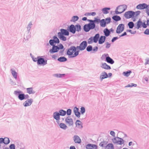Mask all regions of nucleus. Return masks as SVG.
Wrapping results in <instances>:
<instances>
[{
    "instance_id": "f257e3e1",
    "label": "nucleus",
    "mask_w": 149,
    "mask_h": 149,
    "mask_svg": "<svg viewBox=\"0 0 149 149\" xmlns=\"http://www.w3.org/2000/svg\"><path fill=\"white\" fill-rule=\"evenodd\" d=\"M74 48L73 46H71L69 48L67 49L66 54L69 58H73L77 56V55H74V53L75 52Z\"/></svg>"
},
{
    "instance_id": "f03ea898",
    "label": "nucleus",
    "mask_w": 149,
    "mask_h": 149,
    "mask_svg": "<svg viewBox=\"0 0 149 149\" xmlns=\"http://www.w3.org/2000/svg\"><path fill=\"white\" fill-rule=\"evenodd\" d=\"M111 22V19L110 17H107L105 19L101 20L100 23V26L104 27L106 26L107 24L110 23Z\"/></svg>"
},
{
    "instance_id": "7ed1b4c3",
    "label": "nucleus",
    "mask_w": 149,
    "mask_h": 149,
    "mask_svg": "<svg viewBox=\"0 0 149 149\" xmlns=\"http://www.w3.org/2000/svg\"><path fill=\"white\" fill-rule=\"evenodd\" d=\"M14 94L16 96H18V98L20 100H25L24 94L20 91H14Z\"/></svg>"
},
{
    "instance_id": "20e7f679",
    "label": "nucleus",
    "mask_w": 149,
    "mask_h": 149,
    "mask_svg": "<svg viewBox=\"0 0 149 149\" xmlns=\"http://www.w3.org/2000/svg\"><path fill=\"white\" fill-rule=\"evenodd\" d=\"M42 57V56H38L37 58H38V61L37 63L38 65H44L47 64V60L45 59Z\"/></svg>"
},
{
    "instance_id": "39448f33",
    "label": "nucleus",
    "mask_w": 149,
    "mask_h": 149,
    "mask_svg": "<svg viewBox=\"0 0 149 149\" xmlns=\"http://www.w3.org/2000/svg\"><path fill=\"white\" fill-rule=\"evenodd\" d=\"M135 15L134 12L132 11H128L125 12L124 15V16L126 19L133 18Z\"/></svg>"
},
{
    "instance_id": "423d86ee",
    "label": "nucleus",
    "mask_w": 149,
    "mask_h": 149,
    "mask_svg": "<svg viewBox=\"0 0 149 149\" xmlns=\"http://www.w3.org/2000/svg\"><path fill=\"white\" fill-rule=\"evenodd\" d=\"M60 41L59 39L56 36H55L53 37L52 39H50L49 41V43L50 45H54L56 44H59Z\"/></svg>"
},
{
    "instance_id": "0eeeda50",
    "label": "nucleus",
    "mask_w": 149,
    "mask_h": 149,
    "mask_svg": "<svg viewBox=\"0 0 149 149\" xmlns=\"http://www.w3.org/2000/svg\"><path fill=\"white\" fill-rule=\"evenodd\" d=\"M94 29L91 22H89V23L84 25L83 28L84 30L86 32H88L90 30L93 29Z\"/></svg>"
},
{
    "instance_id": "6e6552de",
    "label": "nucleus",
    "mask_w": 149,
    "mask_h": 149,
    "mask_svg": "<svg viewBox=\"0 0 149 149\" xmlns=\"http://www.w3.org/2000/svg\"><path fill=\"white\" fill-rule=\"evenodd\" d=\"M87 21L89 22H91L94 28L95 27V24H98L100 23L101 21V19L98 18L97 17H95L94 20L91 19H88Z\"/></svg>"
},
{
    "instance_id": "1a4fd4ad",
    "label": "nucleus",
    "mask_w": 149,
    "mask_h": 149,
    "mask_svg": "<svg viewBox=\"0 0 149 149\" xmlns=\"http://www.w3.org/2000/svg\"><path fill=\"white\" fill-rule=\"evenodd\" d=\"M125 28L124 24H119L117 27L116 30V33L118 34H119L123 32Z\"/></svg>"
},
{
    "instance_id": "9d476101",
    "label": "nucleus",
    "mask_w": 149,
    "mask_h": 149,
    "mask_svg": "<svg viewBox=\"0 0 149 149\" xmlns=\"http://www.w3.org/2000/svg\"><path fill=\"white\" fill-rule=\"evenodd\" d=\"M52 46V48L50 49L49 50V52L51 54H53L58 52L59 50L58 49V46H56L55 45H51Z\"/></svg>"
},
{
    "instance_id": "9b49d317",
    "label": "nucleus",
    "mask_w": 149,
    "mask_h": 149,
    "mask_svg": "<svg viewBox=\"0 0 149 149\" xmlns=\"http://www.w3.org/2000/svg\"><path fill=\"white\" fill-rule=\"evenodd\" d=\"M68 30L73 34L75 33L76 31L75 26L73 24H71L68 28Z\"/></svg>"
},
{
    "instance_id": "f8f14e48",
    "label": "nucleus",
    "mask_w": 149,
    "mask_h": 149,
    "mask_svg": "<svg viewBox=\"0 0 149 149\" xmlns=\"http://www.w3.org/2000/svg\"><path fill=\"white\" fill-rule=\"evenodd\" d=\"M33 102V100L32 99H28L26 101L23 103V105L25 107L30 106L31 105Z\"/></svg>"
},
{
    "instance_id": "ddd939ff",
    "label": "nucleus",
    "mask_w": 149,
    "mask_h": 149,
    "mask_svg": "<svg viewBox=\"0 0 149 149\" xmlns=\"http://www.w3.org/2000/svg\"><path fill=\"white\" fill-rule=\"evenodd\" d=\"M74 142L76 143L80 144L81 143V140L77 135H74L73 137Z\"/></svg>"
},
{
    "instance_id": "4468645a",
    "label": "nucleus",
    "mask_w": 149,
    "mask_h": 149,
    "mask_svg": "<svg viewBox=\"0 0 149 149\" xmlns=\"http://www.w3.org/2000/svg\"><path fill=\"white\" fill-rule=\"evenodd\" d=\"M65 122L68 124L69 126H71L73 125V119L69 116H68L65 119Z\"/></svg>"
},
{
    "instance_id": "2eb2a0df",
    "label": "nucleus",
    "mask_w": 149,
    "mask_h": 149,
    "mask_svg": "<svg viewBox=\"0 0 149 149\" xmlns=\"http://www.w3.org/2000/svg\"><path fill=\"white\" fill-rule=\"evenodd\" d=\"M60 31V32H59L58 33H59L60 34L61 33V34L66 36H68L69 34V31L68 29H61Z\"/></svg>"
},
{
    "instance_id": "dca6fc26",
    "label": "nucleus",
    "mask_w": 149,
    "mask_h": 149,
    "mask_svg": "<svg viewBox=\"0 0 149 149\" xmlns=\"http://www.w3.org/2000/svg\"><path fill=\"white\" fill-rule=\"evenodd\" d=\"M86 149H97V146L95 144L89 143L86 146Z\"/></svg>"
},
{
    "instance_id": "f3484780",
    "label": "nucleus",
    "mask_w": 149,
    "mask_h": 149,
    "mask_svg": "<svg viewBox=\"0 0 149 149\" xmlns=\"http://www.w3.org/2000/svg\"><path fill=\"white\" fill-rule=\"evenodd\" d=\"M108 77V75L105 72H102L100 77V78L101 81H102L104 79Z\"/></svg>"
},
{
    "instance_id": "a211bd4d",
    "label": "nucleus",
    "mask_w": 149,
    "mask_h": 149,
    "mask_svg": "<svg viewBox=\"0 0 149 149\" xmlns=\"http://www.w3.org/2000/svg\"><path fill=\"white\" fill-rule=\"evenodd\" d=\"M107 56L106 57L105 61L111 64H113L114 61L109 56L108 54H107Z\"/></svg>"
},
{
    "instance_id": "6ab92c4d",
    "label": "nucleus",
    "mask_w": 149,
    "mask_h": 149,
    "mask_svg": "<svg viewBox=\"0 0 149 149\" xmlns=\"http://www.w3.org/2000/svg\"><path fill=\"white\" fill-rule=\"evenodd\" d=\"M147 4L145 3L140 4L136 7V8L140 10L144 9L147 8Z\"/></svg>"
},
{
    "instance_id": "aec40b11",
    "label": "nucleus",
    "mask_w": 149,
    "mask_h": 149,
    "mask_svg": "<svg viewBox=\"0 0 149 149\" xmlns=\"http://www.w3.org/2000/svg\"><path fill=\"white\" fill-rule=\"evenodd\" d=\"M73 47H74V50L75 51V53H74V55L76 56V55H77V56H78L79 54V53L80 51H82L81 50V48L80 46H77L76 47L75 46H73Z\"/></svg>"
},
{
    "instance_id": "412c9836",
    "label": "nucleus",
    "mask_w": 149,
    "mask_h": 149,
    "mask_svg": "<svg viewBox=\"0 0 149 149\" xmlns=\"http://www.w3.org/2000/svg\"><path fill=\"white\" fill-rule=\"evenodd\" d=\"M60 115L58 111H56L53 113V117L56 120H60Z\"/></svg>"
},
{
    "instance_id": "4be33fe9",
    "label": "nucleus",
    "mask_w": 149,
    "mask_h": 149,
    "mask_svg": "<svg viewBox=\"0 0 149 149\" xmlns=\"http://www.w3.org/2000/svg\"><path fill=\"white\" fill-rule=\"evenodd\" d=\"M87 45V42L86 41H82L80 44V46L82 51L85 49Z\"/></svg>"
},
{
    "instance_id": "5701e85b",
    "label": "nucleus",
    "mask_w": 149,
    "mask_h": 149,
    "mask_svg": "<svg viewBox=\"0 0 149 149\" xmlns=\"http://www.w3.org/2000/svg\"><path fill=\"white\" fill-rule=\"evenodd\" d=\"M106 37L105 36H101L99 37L98 43L100 44H102L105 41Z\"/></svg>"
},
{
    "instance_id": "b1692460",
    "label": "nucleus",
    "mask_w": 149,
    "mask_h": 149,
    "mask_svg": "<svg viewBox=\"0 0 149 149\" xmlns=\"http://www.w3.org/2000/svg\"><path fill=\"white\" fill-rule=\"evenodd\" d=\"M143 22L140 19H139L136 23V26H135V28L137 29H139L141 28Z\"/></svg>"
},
{
    "instance_id": "393cba45",
    "label": "nucleus",
    "mask_w": 149,
    "mask_h": 149,
    "mask_svg": "<svg viewBox=\"0 0 149 149\" xmlns=\"http://www.w3.org/2000/svg\"><path fill=\"white\" fill-rule=\"evenodd\" d=\"M101 67L102 68H103L106 70H110L111 69V67L108 65L106 63H102Z\"/></svg>"
},
{
    "instance_id": "a878e982",
    "label": "nucleus",
    "mask_w": 149,
    "mask_h": 149,
    "mask_svg": "<svg viewBox=\"0 0 149 149\" xmlns=\"http://www.w3.org/2000/svg\"><path fill=\"white\" fill-rule=\"evenodd\" d=\"M100 36V34L98 33L96 34L93 37L94 43H96L99 41Z\"/></svg>"
},
{
    "instance_id": "bb28decb",
    "label": "nucleus",
    "mask_w": 149,
    "mask_h": 149,
    "mask_svg": "<svg viewBox=\"0 0 149 149\" xmlns=\"http://www.w3.org/2000/svg\"><path fill=\"white\" fill-rule=\"evenodd\" d=\"M58 38L61 40L63 41H65L67 40L66 38L64 36L65 35L61 34V33H58Z\"/></svg>"
},
{
    "instance_id": "cd10ccee",
    "label": "nucleus",
    "mask_w": 149,
    "mask_h": 149,
    "mask_svg": "<svg viewBox=\"0 0 149 149\" xmlns=\"http://www.w3.org/2000/svg\"><path fill=\"white\" fill-rule=\"evenodd\" d=\"M57 60L60 62H62L66 61L67 59L64 56H61L58 58Z\"/></svg>"
},
{
    "instance_id": "c85d7f7f",
    "label": "nucleus",
    "mask_w": 149,
    "mask_h": 149,
    "mask_svg": "<svg viewBox=\"0 0 149 149\" xmlns=\"http://www.w3.org/2000/svg\"><path fill=\"white\" fill-rule=\"evenodd\" d=\"M112 19L116 22H118L121 19V18L120 16L117 15H115L112 17Z\"/></svg>"
},
{
    "instance_id": "c756f323",
    "label": "nucleus",
    "mask_w": 149,
    "mask_h": 149,
    "mask_svg": "<svg viewBox=\"0 0 149 149\" xmlns=\"http://www.w3.org/2000/svg\"><path fill=\"white\" fill-rule=\"evenodd\" d=\"M103 32L104 33L105 37H108L109 36L110 34V31L109 29L107 28H106L104 30Z\"/></svg>"
},
{
    "instance_id": "7c9ffc66",
    "label": "nucleus",
    "mask_w": 149,
    "mask_h": 149,
    "mask_svg": "<svg viewBox=\"0 0 149 149\" xmlns=\"http://www.w3.org/2000/svg\"><path fill=\"white\" fill-rule=\"evenodd\" d=\"M110 10V8L109 7H105L102 9V10L104 14H107L109 13V10Z\"/></svg>"
},
{
    "instance_id": "2f4dec72",
    "label": "nucleus",
    "mask_w": 149,
    "mask_h": 149,
    "mask_svg": "<svg viewBox=\"0 0 149 149\" xmlns=\"http://www.w3.org/2000/svg\"><path fill=\"white\" fill-rule=\"evenodd\" d=\"M126 7V9L127 8V6L126 5H123L118 6L116 8H118V9L120 11H122L123 10V9Z\"/></svg>"
},
{
    "instance_id": "473e14b6",
    "label": "nucleus",
    "mask_w": 149,
    "mask_h": 149,
    "mask_svg": "<svg viewBox=\"0 0 149 149\" xmlns=\"http://www.w3.org/2000/svg\"><path fill=\"white\" fill-rule=\"evenodd\" d=\"M10 70L11 74L13 77L16 79H17V73L15 70H13V69H11Z\"/></svg>"
},
{
    "instance_id": "72a5a7b5",
    "label": "nucleus",
    "mask_w": 149,
    "mask_h": 149,
    "mask_svg": "<svg viewBox=\"0 0 149 149\" xmlns=\"http://www.w3.org/2000/svg\"><path fill=\"white\" fill-rule=\"evenodd\" d=\"M118 141L116 142L119 145H121L124 143V140L122 138L119 137H117Z\"/></svg>"
},
{
    "instance_id": "f704fd0d",
    "label": "nucleus",
    "mask_w": 149,
    "mask_h": 149,
    "mask_svg": "<svg viewBox=\"0 0 149 149\" xmlns=\"http://www.w3.org/2000/svg\"><path fill=\"white\" fill-rule=\"evenodd\" d=\"M58 113L60 115V116H64L66 115V111L61 109L59 110Z\"/></svg>"
},
{
    "instance_id": "c9c22d12",
    "label": "nucleus",
    "mask_w": 149,
    "mask_h": 149,
    "mask_svg": "<svg viewBox=\"0 0 149 149\" xmlns=\"http://www.w3.org/2000/svg\"><path fill=\"white\" fill-rule=\"evenodd\" d=\"M27 92L29 94H34L35 91H33L32 88H26Z\"/></svg>"
},
{
    "instance_id": "e433bc0d",
    "label": "nucleus",
    "mask_w": 149,
    "mask_h": 149,
    "mask_svg": "<svg viewBox=\"0 0 149 149\" xmlns=\"http://www.w3.org/2000/svg\"><path fill=\"white\" fill-rule=\"evenodd\" d=\"M79 19V17L77 16H74L72 17L70 20L71 22H75L77 21Z\"/></svg>"
},
{
    "instance_id": "4c0bfd02",
    "label": "nucleus",
    "mask_w": 149,
    "mask_h": 149,
    "mask_svg": "<svg viewBox=\"0 0 149 149\" xmlns=\"http://www.w3.org/2000/svg\"><path fill=\"white\" fill-rule=\"evenodd\" d=\"M106 149H114L113 145L111 143H109L106 147Z\"/></svg>"
},
{
    "instance_id": "58836bf2",
    "label": "nucleus",
    "mask_w": 149,
    "mask_h": 149,
    "mask_svg": "<svg viewBox=\"0 0 149 149\" xmlns=\"http://www.w3.org/2000/svg\"><path fill=\"white\" fill-rule=\"evenodd\" d=\"M60 127L64 130H66L68 127L65 124L61 123L59 125Z\"/></svg>"
},
{
    "instance_id": "ea45409f",
    "label": "nucleus",
    "mask_w": 149,
    "mask_h": 149,
    "mask_svg": "<svg viewBox=\"0 0 149 149\" xmlns=\"http://www.w3.org/2000/svg\"><path fill=\"white\" fill-rule=\"evenodd\" d=\"M32 22H29L28 24V25L27 26V32H28V33H29L31 29V26L32 25Z\"/></svg>"
},
{
    "instance_id": "a19ab883",
    "label": "nucleus",
    "mask_w": 149,
    "mask_h": 149,
    "mask_svg": "<svg viewBox=\"0 0 149 149\" xmlns=\"http://www.w3.org/2000/svg\"><path fill=\"white\" fill-rule=\"evenodd\" d=\"M118 8H116L115 11V13L117 15L121 14L125 11L126 10V7H125V8L123 9V10H122V11H118Z\"/></svg>"
},
{
    "instance_id": "79ce46f5",
    "label": "nucleus",
    "mask_w": 149,
    "mask_h": 149,
    "mask_svg": "<svg viewBox=\"0 0 149 149\" xmlns=\"http://www.w3.org/2000/svg\"><path fill=\"white\" fill-rule=\"evenodd\" d=\"M131 72H132L131 70H128L126 72H123V74L125 76L127 77L130 75Z\"/></svg>"
},
{
    "instance_id": "37998d69",
    "label": "nucleus",
    "mask_w": 149,
    "mask_h": 149,
    "mask_svg": "<svg viewBox=\"0 0 149 149\" xmlns=\"http://www.w3.org/2000/svg\"><path fill=\"white\" fill-rule=\"evenodd\" d=\"M128 26H129L130 29H132L134 26V24L132 22H129L127 24Z\"/></svg>"
},
{
    "instance_id": "c03bdc74",
    "label": "nucleus",
    "mask_w": 149,
    "mask_h": 149,
    "mask_svg": "<svg viewBox=\"0 0 149 149\" xmlns=\"http://www.w3.org/2000/svg\"><path fill=\"white\" fill-rule=\"evenodd\" d=\"M76 31L77 32H79L81 31V27L79 24H77L75 26Z\"/></svg>"
},
{
    "instance_id": "a18cd8bd",
    "label": "nucleus",
    "mask_w": 149,
    "mask_h": 149,
    "mask_svg": "<svg viewBox=\"0 0 149 149\" xmlns=\"http://www.w3.org/2000/svg\"><path fill=\"white\" fill-rule=\"evenodd\" d=\"M65 75V74H55V76L57 77L62 78L64 77Z\"/></svg>"
},
{
    "instance_id": "49530a36",
    "label": "nucleus",
    "mask_w": 149,
    "mask_h": 149,
    "mask_svg": "<svg viewBox=\"0 0 149 149\" xmlns=\"http://www.w3.org/2000/svg\"><path fill=\"white\" fill-rule=\"evenodd\" d=\"M93 42H94V40L93 38V36H91L88 39V43L90 44H92Z\"/></svg>"
},
{
    "instance_id": "de8ad7c7",
    "label": "nucleus",
    "mask_w": 149,
    "mask_h": 149,
    "mask_svg": "<svg viewBox=\"0 0 149 149\" xmlns=\"http://www.w3.org/2000/svg\"><path fill=\"white\" fill-rule=\"evenodd\" d=\"M86 50L88 52H92L93 47L91 45H89L87 46L86 48Z\"/></svg>"
},
{
    "instance_id": "09e8293b",
    "label": "nucleus",
    "mask_w": 149,
    "mask_h": 149,
    "mask_svg": "<svg viewBox=\"0 0 149 149\" xmlns=\"http://www.w3.org/2000/svg\"><path fill=\"white\" fill-rule=\"evenodd\" d=\"M4 139H5V144L6 145H7L9 144L10 142V140L7 137H5Z\"/></svg>"
},
{
    "instance_id": "8fccbe9b",
    "label": "nucleus",
    "mask_w": 149,
    "mask_h": 149,
    "mask_svg": "<svg viewBox=\"0 0 149 149\" xmlns=\"http://www.w3.org/2000/svg\"><path fill=\"white\" fill-rule=\"evenodd\" d=\"M137 86V84H134L133 83H130V84H128L127 86H125V87H132L133 86L136 87Z\"/></svg>"
},
{
    "instance_id": "3c124183",
    "label": "nucleus",
    "mask_w": 149,
    "mask_h": 149,
    "mask_svg": "<svg viewBox=\"0 0 149 149\" xmlns=\"http://www.w3.org/2000/svg\"><path fill=\"white\" fill-rule=\"evenodd\" d=\"M85 112V109L84 107H82L80 108V113L83 114Z\"/></svg>"
},
{
    "instance_id": "603ef678",
    "label": "nucleus",
    "mask_w": 149,
    "mask_h": 149,
    "mask_svg": "<svg viewBox=\"0 0 149 149\" xmlns=\"http://www.w3.org/2000/svg\"><path fill=\"white\" fill-rule=\"evenodd\" d=\"M72 110L70 109H69L66 111V114H67L68 116H69L71 115Z\"/></svg>"
},
{
    "instance_id": "864d4df0",
    "label": "nucleus",
    "mask_w": 149,
    "mask_h": 149,
    "mask_svg": "<svg viewBox=\"0 0 149 149\" xmlns=\"http://www.w3.org/2000/svg\"><path fill=\"white\" fill-rule=\"evenodd\" d=\"M81 121H80L79 120H76V126H80L81 125V127L82 128L83 127L82 125H81Z\"/></svg>"
},
{
    "instance_id": "5fc2aeb1",
    "label": "nucleus",
    "mask_w": 149,
    "mask_h": 149,
    "mask_svg": "<svg viewBox=\"0 0 149 149\" xmlns=\"http://www.w3.org/2000/svg\"><path fill=\"white\" fill-rule=\"evenodd\" d=\"M98 49V47L97 46L93 48V50H92V52H91L92 53H94L97 52Z\"/></svg>"
},
{
    "instance_id": "6e6d98bb",
    "label": "nucleus",
    "mask_w": 149,
    "mask_h": 149,
    "mask_svg": "<svg viewBox=\"0 0 149 149\" xmlns=\"http://www.w3.org/2000/svg\"><path fill=\"white\" fill-rule=\"evenodd\" d=\"M58 46V49L59 50L60 49H64V47L62 44H60Z\"/></svg>"
},
{
    "instance_id": "4d7b16f0",
    "label": "nucleus",
    "mask_w": 149,
    "mask_h": 149,
    "mask_svg": "<svg viewBox=\"0 0 149 149\" xmlns=\"http://www.w3.org/2000/svg\"><path fill=\"white\" fill-rule=\"evenodd\" d=\"M105 44H106L105 48L106 49H109L111 45V44L110 43H109L108 42H107L105 43Z\"/></svg>"
},
{
    "instance_id": "13d9d810",
    "label": "nucleus",
    "mask_w": 149,
    "mask_h": 149,
    "mask_svg": "<svg viewBox=\"0 0 149 149\" xmlns=\"http://www.w3.org/2000/svg\"><path fill=\"white\" fill-rule=\"evenodd\" d=\"M10 149H15V146L14 144H11L9 146Z\"/></svg>"
},
{
    "instance_id": "bf43d9fd",
    "label": "nucleus",
    "mask_w": 149,
    "mask_h": 149,
    "mask_svg": "<svg viewBox=\"0 0 149 149\" xmlns=\"http://www.w3.org/2000/svg\"><path fill=\"white\" fill-rule=\"evenodd\" d=\"M74 114L75 116L77 118H79L80 117V113L79 111L75 113Z\"/></svg>"
},
{
    "instance_id": "052dcab7",
    "label": "nucleus",
    "mask_w": 149,
    "mask_h": 149,
    "mask_svg": "<svg viewBox=\"0 0 149 149\" xmlns=\"http://www.w3.org/2000/svg\"><path fill=\"white\" fill-rule=\"evenodd\" d=\"M119 38L117 37H113L111 40V41L112 42H113L115 41L118 39Z\"/></svg>"
},
{
    "instance_id": "680f3d73",
    "label": "nucleus",
    "mask_w": 149,
    "mask_h": 149,
    "mask_svg": "<svg viewBox=\"0 0 149 149\" xmlns=\"http://www.w3.org/2000/svg\"><path fill=\"white\" fill-rule=\"evenodd\" d=\"M135 15L134 17H136L139 15L141 13V12L139 11H138L135 12Z\"/></svg>"
},
{
    "instance_id": "e2e57ef3",
    "label": "nucleus",
    "mask_w": 149,
    "mask_h": 149,
    "mask_svg": "<svg viewBox=\"0 0 149 149\" xmlns=\"http://www.w3.org/2000/svg\"><path fill=\"white\" fill-rule=\"evenodd\" d=\"M5 139H4L2 138H0V144H2L3 143L5 144V142L4 141Z\"/></svg>"
},
{
    "instance_id": "0e129e2a",
    "label": "nucleus",
    "mask_w": 149,
    "mask_h": 149,
    "mask_svg": "<svg viewBox=\"0 0 149 149\" xmlns=\"http://www.w3.org/2000/svg\"><path fill=\"white\" fill-rule=\"evenodd\" d=\"M144 34L147 35H149V29H146L144 32Z\"/></svg>"
},
{
    "instance_id": "69168bd1",
    "label": "nucleus",
    "mask_w": 149,
    "mask_h": 149,
    "mask_svg": "<svg viewBox=\"0 0 149 149\" xmlns=\"http://www.w3.org/2000/svg\"><path fill=\"white\" fill-rule=\"evenodd\" d=\"M79 110V109L77 107H74L73 109V112H74V113H75L78 111Z\"/></svg>"
},
{
    "instance_id": "338daca9",
    "label": "nucleus",
    "mask_w": 149,
    "mask_h": 149,
    "mask_svg": "<svg viewBox=\"0 0 149 149\" xmlns=\"http://www.w3.org/2000/svg\"><path fill=\"white\" fill-rule=\"evenodd\" d=\"M31 57L32 58L34 62H36L37 61V62H38V58H37H37H35L33 56H32Z\"/></svg>"
},
{
    "instance_id": "774afa93",
    "label": "nucleus",
    "mask_w": 149,
    "mask_h": 149,
    "mask_svg": "<svg viewBox=\"0 0 149 149\" xmlns=\"http://www.w3.org/2000/svg\"><path fill=\"white\" fill-rule=\"evenodd\" d=\"M104 141H102L100 143L99 145L100 146L103 147H104Z\"/></svg>"
}]
</instances>
